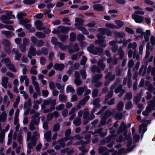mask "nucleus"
Returning a JSON list of instances; mask_svg holds the SVG:
<instances>
[{
    "mask_svg": "<svg viewBox=\"0 0 155 155\" xmlns=\"http://www.w3.org/2000/svg\"><path fill=\"white\" fill-rule=\"evenodd\" d=\"M140 10H141L135 11H134V13L132 15H144L145 13L144 12Z\"/></svg>",
    "mask_w": 155,
    "mask_h": 155,
    "instance_id": "nucleus-51",
    "label": "nucleus"
},
{
    "mask_svg": "<svg viewBox=\"0 0 155 155\" xmlns=\"http://www.w3.org/2000/svg\"><path fill=\"white\" fill-rule=\"evenodd\" d=\"M58 28H61L60 30L61 32L66 34L69 31L70 28L69 27H66L64 26H60L58 27Z\"/></svg>",
    "mask_w": 155,
    "mask_h": 155,
    "instance_id": "nucleus-20",
    "label": "nucleus"
},
{
    "mask_svg": "<svg viewBox=\"0 0 155 155\" xmlns=\"http://www.w3.org/2000/svg\"><path fill=\"white\" fill-rule=\"evenodd\" d=\"M132 18L137 23H142L144 19V17L141 15H132Z\"/></svg>",
    "mask_w": 155,
    "mask_h": 155,
    "instance_id": "nucleus-4",
    "label": "nucleus"
},
{
    "mask_svg": "<svg viewBox=\"0 0 155 155\" xmlns=\"http://www.w3.org/2000/svg\"><path fill=\"white\" fill-rule=\"evenodd\" d=\"M115 22L117 24L118 27H117V28H120L124 25V22L120 20H117L115 21Z\"/></svg>",
    "mask_w": 155,
    "mask_h": 155,
    "instance_id": "nucleus-39",
    "label": "nucleus"
},
{
    "mask_svg": "<svg viewBox=\"0 0 155 155\" xmlns=\"http://www.w3.org/2000/svg\"><path fill=\"white\" fill-rule=\"evenodd\" d=\"M142 90H141L140 92L138 93L137 96L134 97V100L136 104H137L140 101L142 95Z\"/></svg>",
    "mask_w": 155,
    "mask_h": 155,
    "instance_id": "nucleus-13",
    "label": "nucleus"
},
{
    "mask_svg": "<svg viewBox=\"0 0 155 155\" xmlns=\"http://www.w3.org/2000/svg\"><path fill=\"white\" fill-rule=\"evenodd\" d=\"M99 107H95V106H94L92 110L91 111V115H90V117L88 118V120H91L94 117V113L95 112L96 110V109L99 108Z\"/></svg>",
    "mask_w": 155,
    "mask_h": 155,
    "instance_id": "nucleus-28",
    "label": "nucleus"
},
{
    "mask_svg": "<svg viewBox=\"0 0 155 155\" xmlns=\"http://www.w3.org/2000/svg\"><path fill=\"white\" fill-rule=\"evenodd\" d=\"M42 54L46 55L48 53V51L47 48L45 47H43L41 49Z\"/></svg>",
    "mask_w": 155,
    "mask_h": 155,
    "instance_id": "nucleus-55",
    "label": "nucleus"
},
{
    "mask_svg": "<svg viewBox=\"0 0 155 155\" xmlns=\"http://www.w3.org/2000/svg\"><path fill=\"white\" fill-rule=\"evenodd\" d=\"M72 48L73 50H71L70 51V50H69V51L72 52H76L78 51L79 50V48L78 47V44L76 43L74 44Z\"/></svg>",
    "mask_w": 155,
    "mask_h": 155,
    "instance_id": "nucleus-32",
    "label": "nucleus"
},
{
    "mask_svg": "<svg viewBox=\"0 0 155 155\" xmlns=\"http://www.w3.org/2000/svg\"><path fill=\"white\" fill-rule=\"evenodd\" d=\"M100 102V99L99 97L95 98L93 100V104L95 107H100L101 106Z\"/></svg>",
    "mask_w": 155,
    "mask_h": 155,
    "instance_id": "nucleus-17",
    "label": "nucleus"
},
{
    "mask_svg": "<svg viewBox=\"0 0 155 155\" xmlns=\"http://www.w3.org/2000/svg\"><path fill=\"white\" fill-rule=\"evenodd\" d=\"M125 30L127 32H128L130 34L132 35L134 34V30L131 28L128 27H126L125 28Z\"/></svg>",
    "mask_w": 155,
    "mask_h": 155,
    "instance_id": "nucleus-56",
    "label": "nucleus"
},
{
    "mask_svg": "<svg viewBox=\"0 0 155 155\" xmlns=\"http://www.w3.org/2000/svg\"><path fill=\"white\" fill-rule=\"evenodd\" d=\"M7 114L5 111H3L0 116V122L2 121L4 122L6 119Z\"/></svg>",
    "mask_w": 155,
    "mask_h": 155,
    "instance_id": "nucleus-23",
    "label": "nucleus"
},
{
    "mask_svg": "<svg viewBox=\"0 0 155 155\" xmlns=\"http://www.w3.org/2000/svg\"><path fill=\"white\" fill-rule=\"evenodd\" d=\"M113 113L109 110H107L105 112L103 117L107 118L113 114Z\"/></svg>",
    "mask_w": 155,
    "mask_h": 155,
    "instance_id": "nucleus-33",
    "label": "nucleus"
},
{
    "mask_svg": "<svg viewBox=\"0 0 155 155\" xmlns=\"http://www.w3.org/2000/svg\"><path fill=\"white\" fill-rule=\"evenodd\" d=\"M77 29L81 31L82 33L86 35H88L89 34V32L87 31L86 28L83 26L77 27Z\"/></svg>",
    "mask_w": 155,
    "mask_h": 155,
    "instance_id": "nucleus-16",
    "label": "nucleus"
},
{
    "mask_svg": "<svg viewBox=\"0 0 155 155\" xmlns=\"http://www.w3.org/2000/svg\"><path fill=\"white\" fill-rule=\"evenodd\" d=\"M28 52L31 53L32 55L35 56L36 54V49L32 46H31Z\"/></svg>",
    "mask_w": 155,
    "mask_h": 155,
    "instance_id": "nucleus-31",
    "label": "nucleus"
},
{
    "mask_svg": "<svg viewBox=\"0 0 155 155\" xmlns=\"http://www.w3.org/2000/svg\"><path fill=\"white\" fill-rule=\"evenodd\" d=\"M125 96L128 100L129 101L131 100L132 98V93L130 92L129 93H127Z\"/></svg>",
    "mask_w": 155,
    "mask_h": 155,
    "instance_id": "nucleus-64",
    "label": "nucleus"
},
{
    "mask_svg": "<svg viewBox=\"0 0 155 155\" xmlns=\"http://www.w3.org/2000/svg\"><path fill=\"white\" fill-rule=\"evenodd\" d=\"M58 39L56 37H52L51 38V41L53 45H58L59 42L58 41Z\"/></svg>",
    "mask_w": 155,
    "mask_h": 155,
    "instance_id": "nucleus-49",
    "label": "nucleus"
},
{
    "mask_svg": "<svg viewBox=\"0 0 155 155\" xmlns=\"http://www.w3.org/2000/svg\"><path fill=\"white\" fill-rule=\"evenodd\" d=\"M12 11H9L7 13V15H1L0 17L1 20H7L10 19L12 18L10 16L12 15Z\"/></svg>",
    "mask_w": 155,
    "mask_h": 155,
    "instance_id": "nucleus-8",
    "label": "nucleus"
},
{
    "mask_svg": "<svg viewBox=\"0 0 155 155\" xmlns=\"http://www.w3.org/2000/svg\"><path fill=\"white\" fill-rule=\"evenodd\" d=\"M58 45L59 48L62 51L65 50L67 47L66 45H64L61 42L58 43Z\"/></svg>",
    "mask_w": 155,
    "mask_h": 155,
    "instance_id": "nucleus-48",
    "label": "nucleus"
},
{
    "mask_svg": "<svg viewBox=\"0 0 155 155\" xmlns=\"http://www.w3.org/2000/svg\"><path fill=\"white\" fill-rule=\"evenodd\" d=\"M122 117L123 114L122 113H117L115 116V118L116 120H120L122 119Z\"/></svg>",
    "mask_w": 155,
    "mask_h": 155,
    "instance_id": "nucleus-47",
    "label": "nucleus"
},
{
    "mask_svg": "<svg viewBox=\"0 0 155 155\" xmlns=\"http://www.w3.org/2000/svg\"><path fill=\"white\" fill-rule=\"evenodd\" d=\"M37 37L40 38H44L46 37V35L41 32H37L35 34Z\"/></svg>",
    "mask_w": 155,
    "mask_h": 155,
    "instance_id": "nucleus-37",
    "label": "nucleus"
},
{
    "mask_svg": "<svg viewBox=\"0 0 155 155\" xmlns=\"http://www.w3.org/2000/svg\"><path fill=\"white\" fill-rule=\"evenodd\" d=\"M64 107V105L63 104H61L56 106L55 109L57 110H61L63 109Z\"/></svg>",
    "mask_w": 155,
    "mask_h": 155,
    "instance_id": "nucleus-57",
    "label": "nucleus"
},
{
    "mask_svg": "<svg viewBox=\"0 0 155 155\" xmlns=\"http://www.w3.org/2000/svg\"><path fill=\"white\" fill-rule=\"evenodd\" d=\"M43 25L42 21L39 20H36L35 22V25L36 26V29L38 30H42L43 28L44 27H41Z\"/></svg>",
    "mask_w": 155,
    "mask_h": 155,
    "instance_id": "nucleus-9",
    "label": "nucleus"
},
{
    "mask_svg": "<svg viewBox=\"0 0 155 155\" xmlns=\"http://www.w3.org/2000/svg\"><path fill=\"white\" fill-rule=\"evenodd\" d=\"M2 44L4 45V48L10 47L11 43L8 39H4L2 41Z\"/></svg>",
    "mask_w": 155,
    "mask_h": 155,
    "instance_id": "nucleus-24",
    "label": "nucleus"
},
{
    "mask_svg": "<svg viewBox=\"0 0 155 155\" xmlns=\"http://www.w3.org/2000/svg\"><path fill=\"white\" fill-rule=\"evenodd\" d=\"M117 54L119 56V58L120 59L122 60L123 59L125 55V53L121 47H120L118 49Z\"/></svg>",
    "mask_w": 155,
    "mask_h": 155,
    "instance_id": "nucleus-14",
    "label": "nucleus"
},
{
    "mask_svg": "<svg viewBox=\"0 0 155 155\" xmlns=\"http://www.w3.org/2000/svg\"><path fill=\"white\" fill-rule=\"evenodd\" d=\"M99 32L97 35V36L98 39L96 40L95 43L99 44L100 47L102 48L105 47L106 45L104 42L106 37L104 36V35H106L108 36H110L112 34V33L110 29L107 28H100L98 30Z\"/></svg>",
    "mask_w": 155,
    "mask_h": 155,
    "instance_id": "nucleus-1",
    "label": "nucleus"
},
{
    "mask_svg": "<svg viewBox=\"0 0 155 155\" xmlns=\"http://www.w3.org/2000/svg\"><path fill=\"white\" fill-rule=\"evenodd\" d=\"M53 114L51 113H50L48 114L46 116V117L47 119V120L50 121L52 120L53 118Z\"/></svg>",
    "mask_w": 155,
    "mask_h": 155,
    "instance_id": "nucleus-62",
    "label": "nucleus"
},
{
    "mask_svg": "<svg viewBox=\"0 0 155 155\" xmlns=\"http://www.w3.org/2000/svg\"><path fill=\"white\" fill-rule=\"evenodd\" d=\"M88 51L94 55H101L104 54L103 49L99 47H95L91 45L87 48Z\"/></svg>",
    "mask_w": 155,
    "mask_h": 155,
    "instance_id": "nucleus-2",
    "label": "nucleus"
},
{
    "mask_svg": "<svg viewBox=\"0 0 155 155\" xmlns=\"http://www.w3.org/2000/svg\"><path fill=\"white\" fill-rule=\"evenodd\" d=\"M107 149L108 148L106 147L100 146L98 148V153L100 154L102 153Z\"/></svg>",
    "mask_w": 155,
    "mask_h": 155,
    "instance_id": "nucleus-46",
    "label": "nucleus"
},
{
    "mask_svg": "<svg viewBox=\"0 0 155 155\" xmlns=\"http://www.w3.org/2000/svg\"><path fill=\"white\" fill-rule=\"evenodd\" d=\"M123 87L121 84L119 85L115 90V92L116 93H119L122 90Z\"/></svg>",
    "mask_w": 155,
    "mask_h": 155,
    "instance_id": "nucleus-58",
    "label": "nucleus"
},
{
    "mask_svg": "<svg viewBox=\"0 0 155 155\" xmlns=\"http://www.w3.org/2000/svg\"><path fill=\"white\" fill-rule=\"evenodd\" d=\"M45 43L43 41L41 40H39L37 42V45L38 47H41L44 45Z\"/></svg>",
    "mask_w": 155,
    "mask_h": 155,
    "instance_id": "nucleus-61",
    "label": "nucleus"
},
{
    "mask_svg": "<svg viewBox=\"0 0 155 155\" xmlns=\"http://www.w3.org/2000/svg\"><path fill=\"white\" fill-rule=\"evenodd\" d=\"M133 106L132 102L131 101H129L125 104V108L126 110H129L131 109Z\"/></svg>",
    "mask_w": 155,
    "mask_h": 155,
    "instance_id": "nucleus-38",
    "label": "nucleus"
},
{
    "mask_svg": "<svg viewBox=\"0 0 155 155\" xmlns=\"http://www.w3.org/2000/svg\"><path fill=\"white\" fill-rule=\"evenodd\" d=\"M37 68V67L36 65H34L32 67L30 71V74L33 75L37 74H38V71L37 70L35 69Z\"/></svg>",
    "mask_w": 155,
    "mask_h": 155,
    "instance_id": "nucleus-30",
    "label": "nucleus"
},
{
    "mask_svg": "<svg viewBox=\"0 0 155 155\" xmlns=\"http://www.w3.org/2000/svg\"><path fill=\"white\" fill-rule=\"evenodd\" d=\"M124 102L120 101L118 102L116 108L117 110L119 111H121L122 110L124 107Z\"/></svg>",
    "mask_w": 155,
    "mask_h": 155,
    "instance_id": "nucleus-15",
    "label": "nucleus"
},
{
    "mask_svg": "<svg viewBox=\"0 0 155 155\" xmlns=\"http://www.w3.org/2000/svg\"><path fill=\"white\" fill-rule=\"evenodd\" d=\"M134 147L135 145H134L130 147H127L126 148V150H125V148H124V149L123 151L122 152V153L125 154L127 153L128 152H129L132 151L133 150Z\"/></svg>",
    "mask_w": 155,
    "mask_h": 155,
    "instance_id": "nucleus-21",
    "label": "nucleus"
},
{
    "mask_svg": "<svg viewBox=\"0 0 155 155\" xmlns=\"http://www.w3.org/2000/svg\"><path fill=\"white\" fill-rule=\"evenodd\" d=\"M106 26L112 29H114L117 28V27L116 25L110 23L106 24Z\"/></svg>",
    "mask_w": 155,
    "mask_h": 155,
    "instance_id": "nucleus-54",
    "label": "nucleus"
},
{
    "mask_svg": "<svg viewBox=\"0 0 155 155\" xmlns=\"http://www.w3.org/2000/svg\"><path fill=\"white\" fill-rule=\"evenodd\" d=\"M23 2L26 4L30 5L34 4L35 2V0H24Z\"/></svg>",
    "mask_w": 155,
    "mask_h": 155,
    "instance_id": "nucleus-43",
    "label": "nucleus"
},
{
    "mask_svg": "<svg viewBox=\"0 0 155 155\" xmlns=\"http://www.w3.org/2000/svg\"><path fill=\"white\" fill-rule=\"evenodd\" d=\"M73 123L75 126H78L81 124V121L79 117H76Z\"/></svg>",
    "mask_w": 155,
    "mask_h": 155,
    "instance_id": "nucleus-26",
    "label": "nucleus"
},
{
    "mask_svg": "<svg viewBox=\"0 0 155 155\" xmlns=\"http://www.w3.org/2000/svg\"><path fill=\"white\" fill-rule=\"evenodd\" d=\"M58 38L62 41H64L68 38V35H64L61 34H59L57 35Z\"/></svg>",
    "mask_w": 155,
    "mask_h": 155,
    "instance_id": "nucleus-19",
    "label": "nucleus"
},
{
    "mask_svg": "<svg viewBox=\"0 0 155 155\" xmlns=\"http://www.w3.org/2000/svg\"><path fill=\"white\" fill-rule=\"evenodd\" d=\"M64 68V64L56 63L54 66V69L56 70H58L61 71L63 70Z\"/></svg>",
    "mask_w": 155,
    "mask_h": 155,
    "instance_id": "nucleus-7",
    "label": "nucleus"
},
{
    "mask_svg": "<svg viewBox=\"0 0 155 155\" xmlns=\"http://www.w3.org/2000/svg\"><path fill=\"white\" fill-rule=\"evenodd\" d=\"M114 35L117 37L122 38H124L125 36V33L123 32L115 31L114 33Z\"/></svg>",
    "mask_w": 155,
    "mask_h": 155,
    "instance_id": "nucleus-27",
    "label": "nucleus"
},
{
    "mask_svg": "<svg viewBox=\"0 0 155 155\" xmlns=\"http://www.w3.org/2000/svg\"><path fill=\"white\" fill-rule=\"evenodd\" d=\"M98 93V90L97 89H94L92 92V97L94 98L97 97Z\"/></svg>",
    "mask_w": 155,
    "mask_h": 155,
    "instance_id": "nucleus-45",
    "label": "nucleus"
},
{
    "mask_svg": "<svg viewBox=\"0 0 155 155\" xmlns=\"http://www.w3.org/2000/svg\"><path fill=\"white\" fill-rule=\"evenodd\" d=\"M75 21L76 23H78V24L76 23L74 25L77 28V27L81 26V25H83V23L84 22V21L81 18L76 17L75 19Z\"/></svg>",
    "mask_w": 155,
    "mask_h": 155,
    "instance_id": "nucleus-11",
    "label": "nucleus"
},
{
    "mask_svg": "<svg viewBox=\"0 0 155 155\" xmlns=\"http://www.w3.org/2000/svg\"><path fill=\"white\" fill-rule=\"evenodd\" d=\"M84 92V88L83 87H80L77 90V94L79 96L81 95Z\"/></svg>",
    "mask_w": 155,
    "mask_h": 155,
    "instance_id": "nucleus-41",
    "label": "nucleus"
},
{
    "mask_svg": "<svg viewBox=\"0 0 155 155\" xmlns=\"http://www.w3.org/2000/svg\"><path fill=\"white\" fill-rule=\"evenodd\" d=\"M26 13L23 12L19 13L17 14V17L18 19H20L19 21L20 24L24 25L29 22V20L26 18L21 19L23 18V17L26 16Z\"/></svg>",
    "mask_w": 155,
    "mask_h": 155,
    "instance_id": "nucleus-3",
    "label": "nucleus"
},
{
    "mask_svg": "<svg viewBox=\"0 0 155 155\" xmlns=\"http://www.w3.org/2000/svg\"><path fill=\"white\" fill-rule=\"evenodd\" d=\"M60 128V125L59 123H57L55 124L54 126L53 130L54 132H56L58 131Z\"/></svg>",
    "mask_w": 155,
    "mask_h": 155,
    "instance_id": "nucleus-44",
    "label": "nucleus"
},
{
    "mask_svg": "<svg viewBox=\"0 0 155 155\" xmlns=\"http://www.w3.org/2000/svg\"><path fill=\"white\" fill-rule=\"evenodd\" d=\"M147 124L145 123H143L139 126V131L140 133H141L142 128H143L142 132L145 133L147 130Z\"/></svg>",
    "mask_w": 155,
    "mask_h": 155,
    "instance_id": "nucleus-10",
    "label": "nucleus"
},
{
    "mask_svg": "<svg viewBox=\"0 0 155 155\" xmlns=\"http://www.w3.org/2000/svg\"><path fill=\"white\" fill-rule=\"evenodd\" d=\"M127 127L124 122L123 121L117 130V133L120 134L125 131L127 129Z\"/></svg>",
    "mask_w": 155,
    "mask_h": 155,
    "instance_id": "nucleus-5",
    "label": "nucleus"
},
{
    "mask_svg": "<svg viewBox=\"0 0 155 155\" xmlns=\"http://www.w3.org/2000/svg\"><path fill=\"white\" fill-rule=\"evenodd\" d=\"M97 133L102 137H104L106 135V133H104L102 131V128L97 130Z\"/></svg>",
    "mask_w": 155,
    "mask_h": 155,
    "instance_id": "nucleus-50",
    "label": "nucleus"
},
{
    "mask_svg": "<svg viewBox=\"0 0 155 155\" xmlns=\"http://www.w3.org/2000/svg\"><path fill=\"white\" fill-rule=\"evenodd\" d=\"M6 66L9 70L12 71L14 72H15L16 71V69L13 64L10 63L7 64V65H6Z\"/></svg>",
    "mask_w": 155,
    "mask_h": 155,
    "instance_id": "nucleus-18",
    "label": "nucleus"
},
{
    "mask_svg": "<svg viewBox=\"0 0 155 155\" xmlns=\"http://www.w3.org/2000/svg\"><path fill=\"white\" fill-rule=\"evenodd\" d=\"M140 136L138 134H134L133 139L134 142L137 143L139 142L140 140Z\"/></svg>",
    "mask_w": 155,
    "mask_h": 155,
    "instance_id": "nucleus-52",
    "label": "nucleus"
},
{
    "mask_svg": "<svg viewBox=\"0 0 155 155\" xmlns=\"http://www.w3.org/2000/svg\"><path fill=\"white\" fill-rule=\"evenodd\" d=\"M124 150V148H120L118 150V152L117 151H114L112 154L111 155H120L122 154V152Z\"/></svg>",
    "mask_w": 155,
    "mask_h": 155,
    "instance_id": "nucleus-40",
    "label": "nucleus"
},
{
    "mask_svg": "<svg viewBox=\"0 0 155 155\" xmlns=\"http://www.w3.org/2000/svg\"><path fill=\"white\" fill-rule=\"evenodd\" d=\"M107 119V118L103 116L102 117L100 122V123L102 126H104L105 124L106 123Z\"/></svg>",
    "mask_w": 155,
    "mask_h": 155,
    "instance_id": "nucleus-63",
    "label": "nucleus"
},
{
    "mask_svg": "<svg viewBox=\"0 0 155 155\" xmlns=\"http://www.w3.org/2000/svg\"><path fill=\"white\" fill-rule=\"evenodd\" d=\"M149 105L153 108H154L155 107V100H152L149 101Z\"/></svg>",
    "mask_w": 155,
    "mask_h": 155,
    "instance_id": "nucleus-60",
    "label": "nucleus"
},
{
    "mask_svg": "<svg viewBox=\"0 0 155 155\" xmlns=\"http://www.w3.org/2000/svg\"><path fill=\"white\" fill-rule=\"evenodd\" d=\"M1 61L2 63L4 62L6 65L7 64L10 63V59L9 58H5L2 59Z\"/></svg>",
    "mask_w": 155,
    "mask_h": 155,
    "instance_id": "nucleus-53",
    "label": "nucleus"
},
{
    "mask_svg": "<svg viewBox=\"0 0 155 155\" xmlns=\"http://www.w3.org/2000/svg\"><path fill=\"white\" fill-rule=\"evenodd\" d=\"M75 90L74 88L72 86L70 85H68L66 87V91L67 93H68L69 92L71 93L72 94H73L75 92Z\"/></svg>",
    "mask_w": 155,
    "mask_h": 155,
    "instance_id": "nucleus-36",
    "label": "nucleus"
},
{
    "mask_svg": "<svg viewBox=\"0 0 155 155\" xmlns=\"http://www.w3.org/2000/svg\"><path fill=\"white\" fill-rule=\"evenodd\" d=\"M70 41L71 42L75 41L76 39V34L74 32H72L70 34Z\"/></svg>",
    "mask_w": 155,
    "mask_h": 155,
    "instance_id": "nucleus-25",
    "label": "nucleus"
},
{
    "mask_svg": "<svg viewBox=\"0 0 155 155\" xmlns=\"http://www.w3.org/2000/svg\"><path fill=\"white\" fill-rule=\"evenodd\" d=\"M31 105V102L30 98L28 99V101H25L24 104V108L26 109L28 107H30Z\"/></svg>",
    "mask_w": 155,
    "mask_h": 155,
    "instance_id": "nucleus-35",
    "label": "nucleus"
},
{
    "mask_svg": "<svg viewBox=\"0 0 155 155\" xmlns=\"http://www.w3.org/2000/svg\"><path fill=\"white\" fill-rule=\"evenodd\" d=\"M113 92L109 91L107 94V95L106 97L107 98H106L105 100L104 101V104H106L107 103V100L108 99H109L112 97L113 95Z\"/></svg>",
    "mask_w": 155,
    "mask_h": 155,
    "instance_id": "nucleus-29",
    "label": "nucleus"
},
{
    "mask_svg": "<svg viewBox=\"0 0 155 155\" xmlns=\"http://www.w3.org/2000/svg\"><path fill=\"white\" fill-rule=\"evenodd\" d=\"M40 120V117H38L37 119L33 118L32 120L31 123V124L34 125H38L39 123Z\"/></svg>",
    "mask_w": 155,
    "mask_h": 155,
    "instance_id": "nucleus-34",
    "label": "nucleus"
},
{
    "mask_svg": "<svg viewBox=\"0 0 155 155\" xmlns=\"http://www.w3.org/2000/svg\"><path fill=\"white\" fill-rule=\"evenodd\" d=\"M93 8L94 10L98 12H103L105 10L104 8L100 4L93 5Z\"/></svg>",
    "mask_w": 155,
    "mask_h": 155,
    "instance_id": "nucleus-6",
    "label": "nucleus"
},
{
    "mask_svg": "<svg viewBox=\"0 0 155 155\" xmlns=\"http://www.w3.org/2000/svg\"><path fill=\"white\" fill-rule=\"evenodd\" d=\"M45 138L48 142H49L51 139V132L49 131L45 133L44 134Z\"/></svg>",
    "mask_w": 155,
    "mask_h": 155,
    "instance_id": "nucleus-22",
    "label": "nucleus"
},
{
    "mask_svg": "<svg viewBox=\"0 0 155 155\" xmlns=\"http://www.w3.org/2000/svg\"><path fill=\"white\" fill-rule=\"evenodd\" d=\"M77 38L78 40L80 41H83L84 40H85V36L81 34L78 35Z\"/></svg>",
    "mask_w": 155,
    "mask_h": 155,
    "instance_id": "nucleus-42",
    "label": "nucleus"
},
{
    "mask_svg": "<svg viewBox=\"0 0 155 155\" xmlns=\"http://www.w3.org/2000/svg\"><path fill=\"white\" fill-rule=\"evenodd\" d=\"M42 29L43 32L46 34H49L51 32V29L49 28H47L46 27H44Z\"/></svg>",
    "mask_w": 155,
    "mask_h": 155,
    "instance_id": "nucleus-59",
    "label": "nucleus"
},
{
    "mask_svg": "<svg viewBox=\"0 0 155 155\" xmlns=\"http://www.w3.org/2000/svg\"><path fill=\"white\" fill-rule=\"evenodd\" d=\"M1 32L2 34L5 35L7 38H11L13 35H15L14 33H12L10 31H2Z\"/></svg>",
    "mask_w": 155,
    "mask_h": 155,
    "instance_id": "nucleus-12",
    "label": "nucleus"
}]
</instances>
